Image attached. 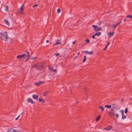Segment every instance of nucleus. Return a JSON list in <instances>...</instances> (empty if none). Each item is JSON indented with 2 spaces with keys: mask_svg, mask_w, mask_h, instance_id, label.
Wrapping results in <instances>:
<instances>
[{
  "mask_svg": "<svg viewBox=\"0 0 132 132\" xmlns=\"http://www.w3.org/2000/svg\"><path fill=\"white\" fill-rule=\"evenodd\" d=\"M114 105H115V104H112V105H113V106Z\"/></svg>",
  "mask_w": 132,
  "mask_h": 132,
  "instance_id": "nucleus-49",
  "label": "nucleus"
},
{
  "mask_svg": "<svg viewBox=\"0 0 132 132\" xmlns=\"http://www.w3.org/2000/svg\"><path fill=\"white\" fill-rule=\"evenodd\" d=\"M8 9H9L8 6H5V10L6 11H8Z\"/></svg>",
  "mask_w": 132,
  "mask_h": 132,
  "instance_id": "nucleus-30",
  "label": "nucleus"
},
{
  "mask_svg": "<svg viewBox=\"0 0 132 132\" xmlns=\"http://www.w3.org/2000/svg\"><path fill=\"white\" fill-rule=\"evenodd\" d=\"M84 52L87 54H89V55L92 54H93V51L89 52L88 51H86Z\"/></svg>",
  "mask_w": 132,
  "mask_h": 132,
  "instance_id": "nucleus-14",
  "label": "nucleus"
},
{
  "mask_svg": "<svg viewBox=\"0 0 132 132\" xmlns=\"http://www.w3.org/2000/svg\"><path fill=\"white\" fill-rule=\"evenodd\" d=\"M38 5L37 4H35V5H33L32 6V7H34L36 6H37Z\"/></svg>",
  "mask_w": 132,
  "mask_h": 132,
  "instance_id": "nucleus-34",
  "label": "nucleus"
},
{
  "mask_svg": "<svg viewBox=\"0 0 132 132\" xmlns=\"http://www.w3.org/2000/svg\"><path fill=\"white\" fill-rule=\"evenodd\" d=\"M44 83V81H39L38 82H35V84L36 86H38Z\"/></svg>",
  "mask_w": 132,
  "mask_h": 132,
  "instance_id": "nucleus-6",
  "label": "nucleus"
},
{
  "mask_svg": "<svg viewBox=\"0 0 132 132\" xmlns=\"http://www.w3.org/2000/svg\"><path fill=\"white\" fill-rule=\"evenodd\" d=\"M101 32H100L96 33V34H95V36H100L101 35Z\"/></svg>",
  "mask_w": 132,
  "mask_h": 132,
  "instance_id": "nucleus-18",
  "label": "nucleus"
},
{
  "mask_svg": "<svg viewBox=\"0 0 132 132\" xmlns=\"http://www.w3.org/2000/svg\"><path fill=\"white\" fill-rule=\"evenodd\" d=\"M27 101L28 102L32 104H34L35 103V102L30 98H29L28 99Z\"/></svg>",
  "mask_w": 132,
  "mask_h": 132,
  "instance_id": "nucleus-8",
  "label": "nucleus"
},
{
  "mask_svg": "<svg viewBox=\"0 0 132 132\" xmlns=\"http://www.w3.org/2000/svg\"><path fill=\"white\" fill-rule=\"evenodd\" d=\"M32 97L34 99L36 100L38 98V96L37 95L35 94L33 95Z\"/></svg>",
  "mask_w": 132,
  "mask_h": 132,
  "instance_id": "nucleus-15",
  "label": "nucleus"
},
{
  "mask_svg": "<svg viewBox=\"0 0 132 132\" xmlns=\"http://www.w3.org/2000/svg\"><path fill=\"white\" fill-rule=\"evenodd\" d=\"M38 65H39L38 68V69L41 70L44 68V65L40 63H38Z\"/></svg>",
  "mask_w": 132,
  "mask_h": 132,
  "instance_id": "nucleus-5",
  "label": "nucleus"
},
{
  "mask_svg": "<svg viewBox=\"0 0 132 132\" xmlns=\"http://www.w3.org/2000/svg\"><path fill=\"white\" fill-rule=\"evenodd\" d=\"M122 118L123 119H126L127 118L126 116L124 115V114L122 115Z\"/></svg>",
  "mask_w": 132,
  "mask_h": 132,
  "instance_id": "nucleus-21",
  "label": "nucleus"
},
{
  "mask_svg": "<svg viewBox=\"0 0 132 132\" xmlns=\"http://www.w3.org/2000/svg\"><path fill=\"white\" fill-rule=\"evenodd\" d=\"M49 70L51 71H53V69L51 67H49Z\"/></svg>",
  "mask_w": 132,
  "mask_h": 132,
  "instance_id": "nucleus-26",
  "label": "nucleus"
},
{
  "mask_svg": "<svg viewBox=\"0 0 132 132\" xmlns=\"http://www.w3.org/2000/svg\"><path fill=\"white\" fill-rule=\"evenodd\" d=\"M114 33V32H109L108 33V34L110 37L113 36Z\"/></svg>",
  "mask_w": 132,
  "mask_h": 132,
  "instance_id": "nucleus-16",
  "label": "nucleus"
},
{
  "mask_svg": "<svg viewBox=\"0 0 132 132\" xmlns=\"http://www.w3.org/2000/svg\"><path fill=\"white\" fill-rule=\"evenodd\" d=\"M112 126H110L104 128L103 129L106 130H110L112 129Z\"/></svg>",
  "mask_w": 132,
  "mask_h": 132,
  "instance_id": "nucleus-9",
  "label": "nucleus"
},
{
  "mask_svg": "<svg viewBox=\"0 0 132 132\" xmlns=\"http://www.w3.org/2000/svg\"><path fill=\"white\" fill-rule=\"evenodd\" d=\"M26 55L25 54L18 55L17 56V58L18 59H21L22 57H24Z\"/></svg>",
  "mask_w": 132,
  "mask_h": 132,
  "instance_id": "nucleus-10",
  "label": "nucleus"
},
{
  "mask_svg": "<svg viewBox=\"0 0 132 132\" xmlns=\"http://www.w3.org/2000/svg\"><path fill=\"white\" fill-rule=\"evenodd\" d=\"M117 26V24H113L112 26V27H113V28L114 29L116 28V27Z\"/></svg>",
  "mask_w": 132,
  "mask_h": 132,
  "instance_id": "nucleus-24",
  "label": "nucleus"
},
{
  "mask_svg": "<svg viewBox=\"0 0 132 132\" xmlns=\"http://www.w3.org/2000/svg\"><path fill=\"white\" fill-rule=\"evenodd\" d=\"M126 20V19H124V21H125Z\"/></svg>",
  "mask_w": 132,
  "mask_h": 132,
  "instance_id": "nucleus-47",
  "label": "nucleus"
},
{
  "mask_svg": "<svg viewBox=\"0 0 132 132\" xmlns=\"http://www.w3.org/2000/svg\"><path fill=\"white\" fill-rule=\"evenodd\" d=\"M85 41L87 43H89L90 42V41L88 39H87L85 40Z\"/></svg>",
  "mask_w": 132,
  "mask_h": 132,
  "instance_id": "nucleus-33",
  "label": "nucleus"
},
{
  "mask_svg": "<svg viewBox=\"0 0 132 132\" xmlns=\"http://www.w3.org/2000/svg\"><path fill=\"white\" fill-rule=\"evenodd\" d=\"M59 53H56L55 54V55L56 56H58L59 55Z\"/></svg>",
  "mask_w": 132,
  "mask_h": 132,
  "instance_id": "nucleus-40",
  "label": "nucleus"
},
{
  "mask_svg": "<svg viewBox=\"0 0 132 132\" xmlns=\"http://www.w3.org/2000/svg\"><path fill=\"white\" fill-rule=\"evenodd\" d=\"M101 117V116L100 115L98 116L97 117H96V121H98L100 119Z\"/></svg>",
  "mask_w": 132,
  "mask_h": 132,
  "instance_id": "nucleus-20",
  "label": "nucleus"
},
{
  "mask_svg": "<svg viewBox=\"0 0 132 132\" xmlns=\"http://www.w3.org/2000/svg\"><path fill=\"white\" fill-rule=\"evenodd\" d=\"M121 22H122L121 21H120V22H118V23H117L116 24L117 25V26L118 25H119L120 24V23Z\"/></svg>",
  "mask_w": 132,
  "mask_h": 132,
  "instance_id": "nucleus-36",
  "label": "nucleus"
},
{
  "mask_svg": "<svg viewBox=\"0 0 132 132\" xmlns=\"http://www.w3.org/2000/svg\"><path fill=\"white\" fill-rule=\"evenodd\" d=\"M49 40H47L46 42L47 43H48V42H49Z\"/></svg>",
  "mask_w": 132,
  "mask_h": 132,
  "instance_id": "nucleus-45",
  "label": "nucleus"
},
{
  "mask_svg": "<svg viewBox=\"0 0 132 132\" xmlns=\"http://www.w3.org/2000/svg\"><path fill=\"white\" fill-rule=\"evenodd\" d=\"M37 59V57H32L31 58V60H34Z\"/></svg>",
  "mask_w": 132,
  "mask_h": 132,
  "instance_id": "nucleus-27",
  "label": "nucleus"
},
{
  "mask_svg": "<svg viewBox=\"0 0 132 132\" xmlns=\"http://www.w3.org/2000/svg\"><path fill=\"white\" fill-rule=\"evenodd\" d=\"M120 112L121 113L122 115L124 114V111L123 110H121Z\"/></svg>",
  "mask_w": 132,
  "mask_h": 132,
  "instance_id": "nucleus-31",
  "label": "nucleus"
},
{
  "mask_svg": "<svg viewBox=\"0 0 132 132\" xmlns=\"http://www.w3.org/2000/svg\"><path fill=\"white\" fill-rule=\"evenodd\" d=\"M79 54H80V53L79 52L78 54L77 55L78 56V55H79Z\"/></svg>",
  "mask_w": 132,
  "mask_h": 132,
  "instance_id": "nucleus-46",
  "label": "nucleus"
},
{
  "mask_svg": "<svg viewBox=\"0 0 132 132\" xmlns=\"http://www.w3.org/2000/svg\"><path fill=\"white\" fill-rule=\"evenodd\" d=\"M92 26L94 28V30L96 32L101 31L102 30V29L101 27L98 26H97L93 25Z\"/></svg>",
  "mask_w": 132,
  "mask_h": 132,
  "instance_id": "nucleus-3",
  "label": "nucleus"
},
{
  "mask_svg": "<svg viewBox=\"0 0 132 132\" xmlns=\"http://www.w3.org/2000/svg\"><path fill=\"white\" fill-rule=\"evenodd\" d=\"M95 34L93 35L92 36V38H93V39H94L95 38Z\"/></svg>",
  "mask_w": 132,
  "mask_h": 132,
  "instance_id": "nucleus-39",
  "label": "nucleus"
},
{
  "mask_svg": "<svg viewBox=\"0 0 132 132\" xmlns=\"http://www.w3.org/2000/svg\"><path fill=\"white\" fill-rule=\"evenodd\" d=\"M56 69H53V72H55V73H56Z\"/></svg>",
  "mask_w": 132,
  "mask_h": 132,
  "instance_id": "nucleus-38",
  "label": "nucleus"
},
{
  "mask_svg": "<svg viewBox=\"0 0 132 132\" xmlns=\"http://www.w3.org/2000/svg\"><path fill=\"white\" fill-rule=\"evenodd\" d=\"M111 105H106L105 106V108H111Z\"/></svg>",
  "mask_w": 132,
  "mask_h": 132,
  "instance_id": "nucleus-22",
  "label": "nucleus"
},
{
  "mask_svg": "<svg viewBox=\"0 0 132 132\" xmlns=\"http://www.w3.org/2000/svg\"><path fill=\"white\" fill-rule=\"evenodd\" d=\"M78 57V55H77V56H76V57L74 58V59H76V58H77Z\"/></svg>",
  "mask_w": 132,
  "mask_h": 132,
  "instance_id": "nucleus-44",
  "label": "nucleus"
},
{
  "mask_svg": "<svg viewBox=\"0 0 132 132\" xmlns=\"http://www.w3.org/2000/svg\"><path fill=\"white\" fill-rule=\"evenodd\" d=\"M20 116V115H19V116H18V117H16V118H15V120H17L18 119V118H19Z\"/></svg>",
  "mask_w": 132,
  "mask_h": 132,
  "instance_id": "nucleus-37",
  "label": "nucleus"
},
{
  "mask_svg": "<svg viewBox=\"0 0 132 132\" xmlns=\"http://www.w3.org/2000/svg\"><path fill=\"white\" fill-rule=\"evenodd\" d=\"M76 43V41H73L72 42V43L73 44H75Z\"/></svg>",
  "mask_w": 132,
  "mask_h": 132,
  "instance_id": "nucleus-42",
  "label": "nucleus"
},
{
  "mask_svg": "<svg viewBox=\"0 0 132 132\" xmlns=\"http://www.w3.org/2000/svg\"><path fill=\"white\" fill-rule=\"evenodd\" d=\"M25 55L27 59L26 61H27L29 58L30 54L28 52H27V54Z\"/></svg>",
  "mask_w": 132,
  "mask_h": 132,
  "instance_id": "nucleus-12",
  "label": "nucleus"
},
{
  "mask_svg": "<svg viewBox=\"0 0 132 132\" xmlns=\"http://www.w3.org/2000/svg\"><path fill=\"white\" fill-rule=\"evenodd\" d=\"M38 100L39 102H42L43 103H44L45 102V101L44 100L42 99H40V98H39Z\"/></svg>",
  "mask_w": 132,
  "mask_h": 132,
  "instance_id": "nucleus-23",
  "label": "nucleus"
},
{
  "mask_svg": "<svg viewBox=\"0 0 132 132\" xmlns=\"http://www.w3.org/2000/svg\"><path fill=\"white\" fill-rule=\"evenodd\" d=\"M24 6L23 5H22L21 7L18 10V12L21 14H23V7Z\"/></svg>",
  "mask_w": 132,
  "mask_h": 132,
  "instance_id": "nucleus-4",
  "label": "nucleus"
},
{
  "mask_svg": "<svg viewBox=\"0 0 132 132\" xmlns=\"http://www.w3.org/2000/svg\"><path fill=\"white\" fill-rule=\"evenodd\" d=\"M61 41L60 39H58L56 40V42L53 44V46H54L56 45H58L60 44H61Z\"/></svg>",
  "mask_w": 132,
  "mask_h": 132,
  "instance_id": "nucleus-7",
  "label": "nucleus"
},
{
  "mask_svg": "<svg viewBox=\"0 0 132 132\" xmlns=\"http://www.w3.org/2000/svg\"><path fill=\"white\" fill-rule=\"evenodd\" d=\"M86 55L84 56V59L83 60V62L84 63L86 61Z\"/></svg>",
  "mask_w": 132,
  "mask_h": 132,
  "instance_id": "nucleus-25",
  "label": "nucleus"
},
{
  "mask_svg": "<svg viewBox=\"0 0 132 132\" xmlns=\"http://www.w3.org/2000/svg\"><path fill=\"white\" fill-rule=\"evenodd\" d=\"M107 46H106L105 47V48L103 49V50L105 51L106 50L107 47H108Z\"/></svg>",
  "mask_w": 132,
  "mask_h": 132,
  "instance_id": "nucleus-35",
  "label": "nucleus"
},
{
  "mask_svg": "<svg viewBox=\"0 0 132 132\" xmlns=\"http://www.w3.org/2000/svg\"><path fill=\"white\" fill-rule=\"evenodd\" d=\"M100 24H101V23H99V26L100 25Z\"/></svg>",
  "mask_w": 132,
  "mask_h": 132,
  "instance_id": "nucleus-48",
  "label": "nucleus"
},
{
  "mask_svg": "<svg viewBox=\"0 0 132 132\" xmlns=\"http://www.w3.org/2000/svg\"><path fill=\"white\" fill-rule=\"evenodd\" d=\"M110 42H109L107 46H108L109 45V44H110Z\"/></svg>",
  "mask_w": 132,
  "mask_h": 132,
  "instance_id": "nucleus-43",
  "label": "nucleus"
},
{
  "mask_svg": "<svg viewBox=\"0 0 132 132\" xmlns=\"http://www.w3.org/2000/svg\"><path fill=\"white\" fill-rule=\"evenodd\" d=\"M57 13H59L60 12H61V10H60V9H57Z\"/></svg>",
  "mask_w": 132,
  "mask_h": 132,
  "instance_id": "nucleus-32",
  "label": "nucleus"
},
{
  "mask_svg": "<svg viewBox=\"0 0 132 132\" xmlns=\"http://www.w3.org/2000/svg\"><path fill=\"white\" fill-rule=\"evenodd\" d=\"M1 3V2H0V4Z\"/></svg>",
  "mask_w": 132,
  "mask_h": 132,
  "instance_id": "nucleus-50",
  "label": "nucleus"
},
{
  "mask_svg": "<svg viewBox=\"0 0 132 132\" xmlns=\"http://www.w3.org/2000/svg\"><path fill=\"white\" fill-rule=\"evenodd\" d=\"M32 67L33 68L38 69V68L39 65H38V64H34L32 65Z\"/></svg>",
  "mask_w": 132,
  "mask_h": 132,
  "instance_id": "nucleus-11",
  "label": "nucleus"
},
{
  "mask_svg": "<svg viewBox=\"0 0 132 132\" xmlns=\"http://www.w3.org/2000/svg\"><path fill=\"white\" fill-rule=\"evenodd\" d=\"M48 92H48L47 91L45 93H44L43 94V96H46L48 94Z\"/></svg>",
  "mask_w": 132,
  "mask_h": 132,
  "instance_id": "nucleus-19",
  "label": "nucleus"
},
{
  "mask_svg": "<svg viewBox=\"0 0 132 132\" xmlns=\"http://www.w3.org/2000/svg\"><path fill=\"white\" fill-rule=\"evenodd\" d=\"M0 36L2 39L5 41H8L9 37L8 36L6 31L0 34Z\"/></svg>",
  "mask_w": 132,
  "mask_h": 132,
  "instance_id": "nucleus-2",
  "label": "nucleus"
},
{
  "mask_svg": "<svg viewBox=\"0 0 132 132\" xmlns=\"http://www.w3.org/2000/svg\"><path fill=\"white\" fill-rule=\"evenodd\" d=\"M110 111L108 112V113L110 114V116L112 118H113L114 116L116 117L117 118L119 117V114L116 113L115 111H114V108H112L110 109Z\"/></svg>",
  "mask_w": 132,
  "mask_h": 132,
  "instance_id": "nucleus-1",
  "label": "nucleus"
},
{
  "mask_svg": "<svg viewBox=\"0 0 132 132\" xmlns=\"http://www.w3.org/2000/svg\"><path fill=\"white\" fill-rule=\"evenodd\" d=\"M84 90L86 91H87V89L86 88H84Z\"/></svg>",
  "mask_w": 132,
  "mask_h": 132,
  "instance_id": "nucleus-41",
  "label": "nucleus"
},
{
  "mask_svg": "<svg viewBox=\"0 0 132 132\" xmlns=\"http://www.w3.org/2000/svg\"><path fill=\"white\" fill-rule=\"evenodd\" d=\"M127 18H132V15H127L126 16Z\"/></svg>",
  "mask_w": 132,
  "mask_h": 132,
  "instance_id": "nucleus-28",
  "label": "nucleus"
},
{
  "mask_svg": "<svg viewBox=\"0 0 132 132\" xmlns=\"http://www.w3.org/2000/svg\"><path fill=\"white\" fill-rule=\"evenodd\" d=\"M128 108H126V109H125V113H127L128 112Z\"/></svg>",
  "mask_w": 132,
  "mask_h": 132,
  "instance_id": "nucleus-29",
  "label": "nucleus"
},
{
  "mask_svg": "<svg viewBox=\"0 0 132 132\" xmlns=\"http://www.w3.org/2000/svg\"><path fill=\"white\" fill-rule=\"evenodd\" d=\"M4 22L6 24L7 26H10V23L8 20L6 19H4Z\"/></svg>",
  "mask_w": 132,
  "mask_h": 132,
  "instance_id": "nucleus-13",
  "label": "nucleus"
},
{
  "mask_svg": "<svg viewBox=\"0 0 132 132\" xmlns=\"http://www.w3.org/2000/svg\"><path fill=\"white\" fill-rule=\"evenodd\" d=\"M99 108L101 110V111L102 112H103L104 111V108L103 107L101 106H100L99 107Z\"/></svg>",
  "mask_w": 132,
  "mask_h": 132,
  "instance_id": "nucleus-17",
  "label": "nucleus"
}]
</instances>
